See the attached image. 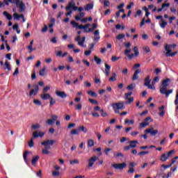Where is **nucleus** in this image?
Segmentation results:
<instances>
[{
	"label": "nucleus",
	"instance_id": "48",
	"mask_svg": "<svg viewBox=\"0 0 178 178\" xmlns=\"http://www.w3.org/2000/svg\"><path fill=\"white\" fill-rule=\"evenodd\" d=\"M29 145L30 148H33V147H34V140L33 138H31V140L29 142Z\"/></svg>",
	"mask_w": 178,
	"mask_h": 178
},
{
	"label": "nucleus",
	"instance_id": "16",
	"mask_svg": "<svg viewBox=\"0 0 178 178\" xmlns=\"http://www.w3.org/2000/svg\"><path fill=\"white\" fill-rule=\"evenodd\" d=\"M141 73V70H136L133 75L132 80L133 81L138 80V74Z\"/></svg>",
	"mask_w": 178,
	"mask_h": 178
},
{
	"label": "nucleus",
	"instance_id": "59",
	"mask_svg": "<svg viewBox=\"0 0 178 178\" xmlns=\"http://www.w3.org/2000/svg\"><path fill=\"white\" fill-rule=\"evenodd\" d=\"M143 50L147 53L148 54V52H151V49H149V47H143Z\"/></svg>",
	"mask_w": 178,
	"mask_h": 178
},
{
	"label": "nucleus",
	"instance_id": "42",
	"mask_svg": "<svg viewBox=\"0 0 178 178\" xmlns=\"http://www.w3.org/2000/svg\"><path fill=\"white\" fill-rule=\"evenodd\" d=\"M124 123L125 124H127V123H129V124H134V120H129L128 119H126Z\"/></svg>",
	"mask_w": 178,
	"mask_h": 178
},
{
	"label": "nucleus",
	"instance_id": "31",
	"mask_svg": "<svg viewBox=\"0 0 178 178\" xmlns=\"http://www.w3.org/2000/svg\"><path fill=\"white\" fill-rule=\"evenodd\" d=\"M88 147H94V140L92 139L88 140Z\"/></svg>",
	"mask_w": 178,
	"mask_h": 178
},
{
	"label": "nucleus",
	"instance_id": "38",
	"mask_svg": "<svg viewBox=\"0 0 178 178\" xmlns=\"http://www.w3.org/2000/svg\"><path fill=\"white\" fill-rule=\"evenodd\" d=\"M124 37H126V35L121 33V34H119L118 35H117L116 39L118 40H120L122 38H124Z\"/></svg>",
	"mask_w": 178,
	"mask_h": 178
},
{
	"label": "nucleus",
	"instance_id": "8",
	"mask_svg": "<svg viewBox=\"0 0 178 178\" xmlns=\"http://www.w3.org/2000/svg\"><path fill=\"white\" fill-rule=\"evenodd\" d=\"M81 40V36L80 35H78L76 38H75V41L78 42V45H80V47H83L86 41V37H83L82 40Z\"/></svg>",
	"mask_w": 178,
	"mask_h": 178
},
{
	"label": "nucleus",
	"instance_id": "53",
	"mask_svg": "<svg viewBox=\"0 0 178 178\" xmlns=\"http://www.w3.org/2000/svg\"><path fill=\"white\" fill-rule=\"evenodd\" d=\"M119 59H120V57H116V56H113L111 58L112 62H116V60H119Z\"/></svg>",
	"mask_w": 178,
	"mask_h": 178
},
{
	"label": "nucleus",
	"instance_id": "1",
	"mask_svg": "<svg viewBox=\"0 0 178 178\" xmlns=\"http://www.w3.org/2000/svg\"><path fill=\"white\" fill-rule=\"evenodd\" d=\"M56 141L54 140H47L42 142V145H44V149L42 150V154H44V155H49L51 151H49L48 149H51V145H54Z\"/></svg>",
	"mask_w": 178,
	"mask_h": 178
},
{
	"label": "nucleus",
	"instance_id": "19",
	"mask_svg": "<svg viewBox=\"0 0 178 178\" xmlns=\"http://www.w3.org/2000/svg\"><path fill=\"white\" fill-rule=\"evenodd\" d=\"M40 98L42 99H50L51 98V95H49V93H42L40 95Z\"/></svg>",
	"mask_w": 178,
	"mask_h": 178
},
{
	"label": "nucleus",
	"instance_id": "33",
	"mask_svg": "<svg viewBox=\"0 0 178 178\" xmlns=\"http://www.w3.org/2000/svg\"><path fill=\"white\" fill-rule=\"evenodd\" d=\"M45 70H47V68L44 67L42 70L39 71L40 76H44L45 75Z\"/></svg>",
	"mask_w": 178,
	"mask_h": 178
},
{
	"label": "nucleus",
	"instance_id": "55",
	"mask_svg": "<svg viewBox=\"0 0 178 178\" xmlns=\"http://www.w3.org/2000/svg\"><path fill=\"white\" fill-rule=\"evenodd\" d=\"M29 155V152H25L24 154V160L25 161L26 163H27V156Z\"/></svg>",
	"mask_w": 178,
	"mask_h": 178
},
{
	"label": "nucleus",
	"instance_id": "13",
	"mask_svg": "<svg viewBox=\"0 0 178 178\" xmlns=\"http://www.w3.org/2000/svg\"><path fill=\"white\" fill-rule=\"evenodd\" d=\"M145 133H149L152 136H156V134L159 133L158 129L154 130V128H150L145 130Z\"/></svg>",
	"mask_w": 178,
	"mask_h": 178
},
{
	"label": "nucleus",
	"instance_id": "35",
	"mask_svg": "<svg viewBox=\"0 0 178 178\" xmlns=\"http://www.w3.org/2000/svg\"><path fill=\"white\" fill-rule=\"evenodd\" d=\"M151 83V81L149 80V76H147L145 79V83L144 86H148Z\"/></svg>",
	"mask_w": 178,
	"mask_h": 178
},
{
	"label": "nucleus",
	"instance_id": "47",
	"mask_svg": "<svg viewBox=\"0 0 178 178\" xmlns=\"http://www.w3.org/2000/svg\"><path fill=\"white\" fill-rule=\"evenodd\" d=\"M49 90H51V87H49V86H47L44 88L43 92L47 93L48 91H49Z\"/></svg>",
	"mask_w": 178,
	"mask_h": 178
},
{
	"label": "nucleus",
	"instance_id": "46",
	"mask_svg": "<svg viewBox=\"0 0 178 178\" xmlns=\"http://www.w3.org/2000/svg\"><path fill=\"white\" fill-rule=\"evenodd\" d=\"M125 99H127L129 101V104H131L133 101H134V97H125Z\"/></svg>",
	"mask_w": 178,
	"mask_h": 178
},
{
	"label": "nucleus",
	"instance_id": "9",
	"mask_svg": "<svg viewBox=\"0 0 178 178\" xmlns=\"http://www.w3.org/2000/svg\"><path fill=\"white\" fill-rule=\"evenodd\" d=\"M112 166L115 169L120 170L122 169H124V168H126L127 165H126V163H119V164L114 163V164H112Z\"/></svg>",
	"mask_w": 178,
	"mask_h": 178
},
{
	"label": "nucleus",
	"instance_id": "45",
	"mask_svg": "<svg viewBox=\"0 0 178 178\" xmlns=\"http://www.w3.org/2000/svg\"><path fill=\"white\" fill-rule=\"evenodd\" d=\"M70 133H71L72 136L79 135V130L73 129V130L71 131Z\"/></svg>",
	"mask_w": 178,
	"mask_h": 178
},
{
	"label": "nucleus",
	"instance_id": "54",
	"mask_svg": "<svg viewBox=\"0 0 178 178\" xmlns=\"http://www.w3.org/2000/svg\"><path fill=\"white\" fill-rule=\"evenodd\" d=\"M46 123L47 124L52 125L54 124V123H55V122L51 119V120H47L46 121Z\"/></svg>",
	"mask_w": 178,
	"mask_h": 178
},
{
	"label": "nucleus",
	"instance_id": "40",
	"mask_svg": "<svg viewBox=\"0 0 178 178\" xmlns=\"http://www.w3.org/2000/svg\"><path fill=\"white\" fill-rule=\"evenodd\" d=\"M70 165H75L76 163H80V161L78 159L70 161Z\"/></svg>",
	"mask_w": 178,
	"mask_h": 178
},
{
	"label": "nucleus",
	"instance_id": "29",
	"mask_svg": "<svg viewBox=\"0 0 178 178\" xmlns=\"http://www.w3.org/2000/svg\"><path fill=\"white\" fill-rule=\"evenodd\" d=\"M87 93L88 95H91V97H94L95 98H97L98 96L95 92H92V90L88 91Z\"/></svg>",
	"mask_w": 178,
	"mask_h": 178
},
{
	"label": "nucleus",
	"instance_id": "52",
	"mask_svg": "<svg viewBox=\"0 0 178 178\" xmlns=\"http://www.w3.org/2000/svg\"><path fill=\"white\" fill-rule=\"evenodd\" d=\"M89 102H90V104H93L94 105H98V102L95 99H89Z\"/></svg>",
	"mask_w": 178,
	"mask_h": 178
},
{
	"label": "nucleus",
	"instance_id": "10",
	"mask_svg": "<svg viewBox=\"0 0 178 178\" xmlns=\"http://www.w3.org/2000/svg\"><path fill=\"white\" fill-rule=\"evenodd\" d=\"M44 135H45V133L40 131H35L32 134L33 138H38V137H44Z\"/></svg>",
	"mask_w": 178,
	"mask_h": 178
},
{
	"label": "nucleus",
	"instance_id": "25",
	"mask_svg": "<svg viewBox=\"0 0 178 178\" xmlns=\"http://www.w3.org/2000/svg\"><path fill=\"white\" fill-rule=\"evenodd\" d=\"M8 70V71H10L11 70V68H10V64H9V63H8V60H6L4 63V67H3V70Z\"/></svg>",
	"mask_w": 178,
	"mask_h": 178
},
{
	"label": "nucleus",
	"instance_id": "15",
	"mask_svg": "<svg viewBox=\"0 0 178 178\" xmlns=\"http://www.w3.org/2000/svg\"><path fill=\"white\" fill-rule=\"evenodd\" d=\"M71 24L74 29H79V30L83 29V25H79V23L76 22L75 21H72Z\"/></svg>",
	"mask_w": 178,
	"mask_h": 178
},
{
	"label": "nucleus",
	"instance_id": "43",
	"mask_svg": "<svg viewBox=\"0 0 178 178\" xmlns=\"http://www.w3.org/2000/svg\"><path fill=\"white\" fill-rule=\"evenodd\" d=\"M40 127H41V125H40V124H35L32 125V129L33 130H37L38 129H40Z\"/></svg>",
	"mask_w": 178,
	"mask_h": 178
},
{
	"label": "nucleus",
	"instance_id": "56",
	"mask_svg": "<svg viewBox=\"0 0 178 178\" xmlns=\"http://www.w3.org/2000/svg\"><path fill=\"white\" fill-rule=\"evenodd\" d=\"M33 103L35 104V105L41 106V102L38 99H34Z\"/></svg>",
	"mask_w": 178,
	"mask_h": 178
},
{
	"label": "nucleus",
	"instance_id": "51",
	"mask_svg": "<svg viewBox=\"0 0 178 178\" xmlns=\"http://www.w3.org/2000/svg\"><path fill=\"white\" fill-rule=\"evenodd\" d=\"M112 151L111 148H106L104 149V154L108 156L109 155V152Z\"/></svg>",
	"mask_w": 178,
	"mask_h": 178
},
{
	"label": "nucleus",
	"instance_id": "57",
	"mask_svg": "<svg viewBox=\"0 0 178 178\" xmlns=\"http://www.w3.org/2000/svg\"><path fill=\"white\" fill-rule=\"evenodd\" d=\"M134 87H136V85H134V84H131V85H129V86H128L127 87V90H133V88H134Z\"/></svg>",
	"mask_w": 178,
	"mask_h": 178
},
{
	"label": "nucleus",
	"instance_id": "3",
	"mask_svg": "<svg viewBox=\"0 0 178 178\" xmlns=\"http://www.w3.org/2000/svg\"><path fill=\"white\" fill-rule=\"evenodd\" d=\"M150 122L151 123H152V122H154V120H152L151 118V117L146 118L145 120V122H141L139 124V129H144V128L147 127V126H149V122Z\"/></svg>",
	"mask_w": 178,
	"mask_h": 178
},
{
	"label": "nucleus",
	"instance_id": "24",
	"mask_svg": "<svg viewBox=\"0 0 178 178\" xmlns=\"http://www.w3.org/2000/svg\"><path fill=\"white\" fill-rule=\"evenodd\" d=\"M38 159H40V156H35L33 157L32 165L33 166H35V165H37V162H38Z\"/></svg>",
	"mask_w": 178,
	"mask_h": 178
},
{
	"label": "nucleus",
	"instance_id": "36",
	"mask_svg": "<svg viewBox=\"0 0 178 178\" xmlns=\"http://www.w3.org/2000/svg\"><path fill=\"white\" fill-rule=\"evenodd\" d=\"M27 49L29 50V54H31L33 51H35V47L33 48V45H31L29 44L28 47H27Z\"/></svg>",
	"mask_w": 178,
	"mask_h": 178
},
{
	"label": "nucleus",
	"instance_id": "44",
	"mask_svg": "<svg viewBox=\"0 0 178 178\" xmlns=\"http://www.w3.org/2000/svg\"><path fill=\"white\" fill-rule=\"evenodd\" d=\"M95 60L97 65H101L102 60L101 58H99L97 56H95Z\"/></svg>",
	"mask_w": 178,
	"mask_h": 178
},
{
	"label": "nucleus",
	"instance_id": "2",
	"mask_svg": "<svg viewBox=\"0 0 178 178\" xmlns=\"http://www.w3.org/2000/svg\"><path fill=\"white\" fill-rule=\"evenodd\" d=\"M112 108L115 113H120V109H124V102H120L118 103H113L112 104Z\"/></svg>",
	"mask_w": 178,
	"mask_h": 178
},
{
	"label": "nucleus",
	"instance_id": "41",
	"mask_svg": "<svg viewBox=\"0 0 178 178\" xmlns=\"http://www.w3.org/2000/svg\"><path fill=\"white\" fill-rule=\"evenodd\" d=\"M147 154H149V152L146 151V152H140L138 154L139 156H144V155H147Z\"/></svg>",
	"mask_w": 178,
	"mask_h": 178
},
{
	"label": "nucleus",
	"instance_id": "60",
	"mask_svg": "<svg viewBox=\"0 0 178 178\" xmlns=\"http://www.w3.org/2000/svg\"><path fill=\"white\" fill-rule=\"evenodd\" d=\"M81 108H83L81 104H78L76 105V109H77L78 111H81Z\"/></svg>",
	"mask_w": 178,
	"mask_h": 178
},
{
	"label": "nucleus",
	"instance_id": "18",
	"mask_svg": "<svg viewBox=\"0 0 178 178\" xmlns=\"http://www.w3.org/2000/svg\"><path fill=\"white\" fill-rule=\"evenodd\" d=\"M159 24L161 29H165L168 26V22L165 19L160 20Z\"/></svg>",
	"mask_w": 178,
	"mask_h": 178
},
{
	"label": "nucleus",
	"instance_id": "37",
	"mask_svg": "<svg viewBox=\"0 0 178 178\" xmlns=\"http://www.w3.org/2000/svg\"><path fill=\"white\" fill-rule=\"evenodd\" d=\"M156 83H159V77L156 76L152 82V86H155Z\"/></svg>",
	"mask_w": 178,
	"mask_h": 178
},
{
	"label": "nucleus",
	"instance_id": "21",
	"mask_svg": "<svg viewBox=\"0 0 178 178\" xmlns=\"http://www.w3.org/2000/svg\"><path fill=\"white\" fill-rule=\"evenodd\" d=\"M74 5H76L74 1L70 2L68 3L67 6L65 7V10H67V12H69V10H70V9H72L73 8Z\"/></svg>",
	"mask_w": 178,
	"mask_h": 178
},
{
	"label": "nucleus",
	"instance_id": "6",
	"mask_svg": "<svg viewBox=\"0 0 178 178\" xmlns=\"http://www.w3.org/2000/svg\"><path fill=\"white\" fill-rule=\"evenodd\" d=\"M17 8H18V12L19 13H22V12H24L26 10V6L24 4L23 1H19V3H17Z\"/></svg>",
	"mask_w": 178,
	"mask_h": 178
},
{
	"label": "nucleus",
	"instance_id": "58",
	"mask_svg": "<svg viewBox=\"0 0 178 178\" xmlns=\"http://www.w3.org/2000/svg\"><path fill=\"white\" fill-rule=\"evenodd\" d=\"M146 87H147L150 90H155V85H149V83L148 85H146Z\"/></svg>",
	"mask_w": 178,
	"mask_h": 178
},
{
	"label": "nucleus",
	"instance_id": "28",
	"mask_svg": "<svg viewBox=\"0 0 178 178\" xmlns=\"http://www.w3.org/2000/svg\"><path fill=\"white\" fill-rule=\"evenodd\" d=\"M81 17H84V13H80L76 16H75V19L76 20H81Z\"/></svg>",
	"mask_w": 178,
	"mask_h": 178
},
{
	"label": "nucleus",
	"instance_id": "49",
	"mask_svg": "<svg viewBox=\"0 0 178 178\" xmlns=\"http://www.w3.org/2000/svg\"><path fill=\"white\" fill-rule=\"evenodd\" d=\"M134 54H135V56H138V47H135L134 48Z\"/></svg>",
	"mask_w": 178,
	"mask_h": 178
},
{
	"label": "nucleus",
	"instance_id": "14",
	"mask_svg": "<svg viewBox=\"0 0 178 178\" xmlns=\"http://www.w3.org/2000/svg\"><path fill=\"white\" fill-rule=\"evenodd\" d=\"M56 95H57V97H60V98H66V97H67L65 92L58 90L56 91Z\"/></svg>",
	"mask_w": 178,
	"mask_h": 178
},
{
	"label": "nucleus",
	"instance_id": "64",
	"mask_svg": "<svg viewBox=\"0 0 178 178\" xmlns=\"http://www.w3.org/2000/svg\"><path fill=\"white\" fill-rule=\"evenodd\" d=\"M175 105H178V92H177L175 100Z\"/></svg>",
	"mask_w": 178,
	"mask_h": 178
},
{
	"label": "nucleus",
	"instance_id": "22",
	"mask_svg": "<svg viewBox=\"0 0 178 178\" xmlns=\"http://www.w3.org/2000/svg\"><path fill=\"white\" fill-rule=\"evenodd\" d=\"M14 20H20V19H23V14H17V13H15L13 14Z\"/></svg>",
	"mask_w": 178,
	"mask_h": 178
},
{
	"label": "nucleus",
	"instance_id": "27",
	"mask_svg": "<svg viewBox=\"0 0 178 178\" xmlns=\"http://www.w3.org/2000/svg\"><path fill=\"white\" fill-rule=\"evenodd\" d=\"M3 15L6 17V19H8V20H12V15L10 14H8V12L4 11L3 13Z\"/></svg>",
	"mask_w": 178,
	"mask_h": 178
},
{
	"label": "nucleus",
	"instance_id": "7",
	"mask_svg": "<svg viewBox=\"0 0 178 178\" xmlns=\"http://www.w3.org/2000/svg\"><path fill=\"white\" fill-rule=\"evenodd\" d=\"M96 161H98V157H97V156H92L88 160V168H92V166H94V163H95Z\"/></svg>",
	"mask_w": 178,
	"mask_h": 178
},
{
	"label": "nucleus",
	"instance_id": "32",
	"mask_svg": "<svg viewBox=\"0 0 178 178\" xmlns=\"http://www.w3.org/2000/svg\"><path fill=\"white\" fill-rule=\"evenodd\" d=\"M168 156H166V154H163L160 159V160L161 161V162H166V161H168Z\"/></svg>",
	"mask_w": 178,
	"mask_h": 178
},
{
	"label": "nucleus",
	"instance_id": "20",
	"mask_svg": "<svg viewBox=\"0 0 178 178\" xmlns=\"http://www.w3.org/2000/svg\"><path fill=\"white\" fill-rule=\"evenodd\" d=\"M129 146L131 148H136L137 147V144H138V140H131L129 142Z\"/></svg>",
	"mask_w": 178,
	"mask_h": 178
},
{
	"label": "nucleus",
	"instance_id": "26",
	"mask_svg": "<svg viewBox=\"0 0 178 178\" xmlns=\"http://www.w3.org/2000/svg\"><path fill=\"white\" fill-rule=\"evenodd\" d=\"M94 8V3L87 4L85 7V10H91Z\"/></svg>",
	"mask_w": 178,
	"mask_h": 178
},
{
	"label": "nucleus",
	"instance_id": "4",
	"mask_svg": "<svg viewBox=\"0 0 178 178\" xmlns=\"http://www.w3.org/2000/svg\"><path fill=\"white\" fill-rule=\"evenodd\" d=\"M160 92L161 94H164L165 95L166 98L169 97L170 94H172L173 92V90H168L166 88L165 86H160Z\"/></svg>",
	"mask_w": 178,
	"mask_h": 178
},
{
	"label": "nucleus",
	"instance_id": "30",
	"mask_svg": "<svg viewBox=\"0 0 178 178\" xmlns=\"http://www.w3.org/2000/svg\"><path fill=\"white\" fill-rule=\"evenodd\" d=\"M166 2H168V1H166L161 6L162 9H163L164 10H166V9H165V8H169V6H170V3H166Z\"/></svg>",
	"mask_w": 178,
	"mask_h": 178
},
{
	"label": "nucleus",
	"instance_id": "50",
	"mask_svg": "<svg viewBox=\"0 0 178 178\" xmlns=\"http://www.w3.org/2000/svg\"><path fill=\"white\" fill-rule=\"evenodd\" d=\"M79 130H81L83 133H87V128H85L84 126L79 127Z\"/></svg>",
	"mask_w": 178,
	"mask_h": 178
},
{
	"label": "nucleus",
	"instance_id": "12",
	"mask_svg": "<svg viewBox=\"0 0 178 178\" xmlns=\"http://www.w3.org/2000/svg\"><path fill=\"white\" fill-rule=\"evenodd\" d=\"M165 50L166 51L165 56H169L170 54H172V46L170 44H165Z\"/></svg>",
	"mask_w": 178,
	"mask_h": 178
},
{
	"label": "nucleus",
	"instance_id": "63",
	"mask_svg": "<svg viewBox=\"0 0 178 178\" xmlns=\"http://www.w3.org/2000/svg\"><path fill=\"white\" fill-rule=\"evenodd\" d=\"M136 165H137V163L132 162L129 163L128 168H134V166H136Z\"/></svg>",
	"mask_w": 178,
	"mask_h": 178
},
{
	"label": "nucleus",
	"instance_id": "39",
	"mask_svg": "<svg viewBox=\"0 0 178 178\" xmlns=\"http://www.w3.org/2000/svg\"><path fill=\"white\" fill-rule=\"evenodd\" d=\"M83 31L84 33H90V31H91V29L88 28V27H86V26H83Z\"/></svg>",
	"mask_w": 178,
	"mask_h": 178
},
{
	"label": "nucleus",
	"instance_id": "17",
	"mask_svg": "<svg viewBox=\"0 0 178 178\" xmlns=\"http://www.w3.org/2000/svg\"><path fill=\"white\" fill-rule=\"evenodd\" d=\"M94 40L95 41H99V39L101 38V37H99V30H96L95 32H94Z\"/></svg>",
	"mask_w": 178,
	"mask_h": 178
},
{
	"label": "nucleus",
	"instance_id": "62",
	"mask_svg": "<svg viewBox=\"0 0 178 178\" xmlns=\"http://www.w3.org/2000/svg\"><path fill=\"white\" fill-rule=\"evenodd\" d=\"M95 83L96 84H101V79H98L97 77H95Z\"/></svg>",
	"mask_w": 178,
	"mask_h": 178
},
{
	"label": "nucleus",
	"instance_id": "11",
	"mask_svg": "<svg viewBox=\"0 0 178 178\" xmlns=\"http://www.w3.org/2000/svg\"><path fill=\"white\" fill-rule=\"evenodd\" d=\"M131 52V49L130 48H128V49H126L124 54V55H126V56L128 57V59H133V58L134 57V54H129Z\"/></svg>",
	"mask_w": 178,
	"mask_h": 178
},
{
	"label": "nucleus",
	"instance_id": "34",
	"mask_svg": "<svg viewBox=\"0 0 178 178\" xmlns=\"http://www.w3.org/2000/svg\"><path fill=\"white\" fill-rule=\"evenodd\" d=\"M108 81H116V73H113V76L109 78Z\"/></svg>",
	"mask_w": 178,
	"mask_h": 178
},
{
	"label": "nucleus",
	"instance_id": "5",
	"mask_svg": "<svg viewBox=\"0 0 178 178\" xmlns=\"http://www.w3.org/2000/svg\"><path fill=\"white\" fill-rule=\"evenodd\" d=\"M33 89H31L29 92V97H33V95H35L40 90V86H38V85H33Z\"/></svg>",
	"mask_w": 178,
	"mask_h": 178
},
{
	"label": "nucleus",
	"instance_id": "23",
	"mask_svg": "<svg viewBox=\"0 0 178 178\" xmlns=\"http://www.w3.org/2000/svg\"><path fill=\"white\" fill-rule=\"evenodd\" d=\"M170 82V79H164L162 81L161 86L167 88L169 86V83Z\"/></svg>",
	"mask_w": 178,
	"mask_h": 178
},
{
	"label": "nucleus",
	"instance_id": "61",
	"mask_svg": "<svg viewBox=\"0 0 178 178\" xmlns=\"http://www.w3.org/2000/svg\"><path fill=\"white\" fill-rule=\"evenodd\" d=\"M60 173L59 171H54L52 172V176L56 177V176H60Z\"/></svg>",
	"mask_w": 178,
	"mask_h": 178
}]
</instances>
